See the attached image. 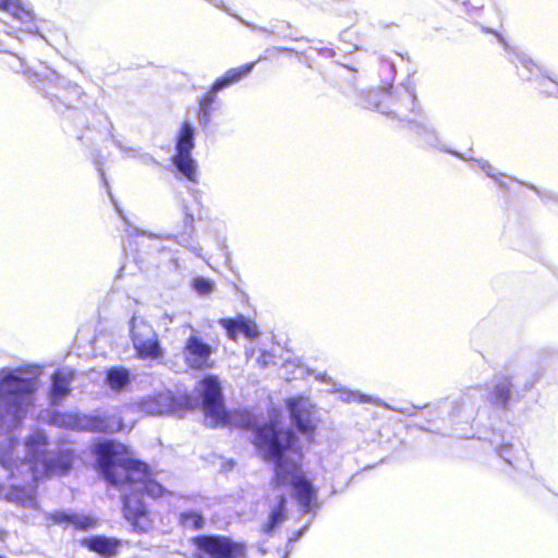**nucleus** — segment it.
Instances as JSON below:
<instances>
[{
    "label": "nucleus",
    "instance_id": "18",
    "mask_svg": "<svg viewBox=\"0 0 558 558\" xmlns=\"http://www.w3.org/2000/svg\"><path fill=\"white\" fill-rule=\"evenodd\" d=\"M107 384L112 390H122L130 384V373L123 367L110 368L107 373Z\"/></svg>",
    "mask_w": 558,
    "mask_h": 558
},
{
    "label": "nucleus",
    "instance_id": "7",
    "mask_svg": "<svg viewBox=\"0 0 558 558\" xmlns=\"http://www.w3.org/2000/svg\"><path fill=\"white\" fill-rule=\"evenodd\" d=\"M194 135L195 128L190 122H183L177 134L173 163L182 175L196 183L198 181V168L195 159L191 156L194 148Z\"/></svg>",
    "mask_w": 558,
    "mask_h": 558
},
{
    "label": "nucleus",
    "instance_id": "12",
    "mask_svg": "<svg viewBox=\"0 0 558 558\" xmlns=\"http://www.w3.org/2000/svg\"><path fill=\"white\" fill-rule=\"evenodd\" d=\"M0 8L20 24V31L28 34L38 31L32 10L22 0H0Z\"/></svg>",
    "mask_w": 558,
    "mask_h": 558
},
{
    "label": "nucleus",
    "instance_id": "9",
    "mask_svg": "<svg viewBox=\"0 0 558 558\" xmlns=\"http://www.w3.org/2000/svg\"><path fill=\"white\" fill-rule=\"evenodd\" d=\"M193 542L198 550L210 558H245L246 555L244 544L225 536H199Z\"/></svg>",
    "mask_w": 558,
    "mask_h": 558
},
{
    "label": "nucleus",
    "instance_id": "23",
    "mask_svg": "<svg viewBox=\"0 0 558 558\" xmlns=\"http://www.w3.org/2000/svg\"><path fill=\"white\" fill-rule=\"evenodd\" d=\"M522 65L524 69H526L531 74H535L536 72H539V66L531 59H523Z\"/></svg>",
    "mask_w": 558,
    "mask_h": 558
},
{
    "label": "nucleus",
    "instance_id": "3",
    "mask_svg": "<svg viewBox=\"0 0 558 558\" xmlns=\"http://www.w3.org/2000/svg\"><path fill=\"white\" fill-rule=\"evenodd\" d=\"M254 444L266 460L275 462V483L278 489L291 492L300 505L310 507L315 492L301 468V447L290 430L282 428L276 412L267 423L255 426Z\"/></svg>",
    "mask_w": 558,
    "mask_h": 558
},
{
    "label": "nucleus",
    "instance_id": "20",
    "mask_svg": "<svg viewBox=\"0 0 558 558\" xmlns=\"http://www.w3.org/2000/svg\"><path fill=\"white\" fill-rule=\"evenodd\" d=\"M511 384L507 378L497 381L492 391L489 392V399L496 404H506L510 398Z\"/></svg>",
    "mask_w": 558,
    "mask_h": 558
},
{
    "label": "nucleus",
    "instance_id": "8",
    "mask_svg": "<svg viewBox=\"0 0 558 558\" xmlns=\"http://www.w3.org/2000/svg\"><path fill=\"white\" fill-rule=\"evenodd\" d=\"M133 347L141 359L157 360L163 355L157 333L142 317L133 316L130 323Z\"/></svg>",
    "mask_w": 558,
    "mask_h": 558
},
{
    "label": "nucleus",
    "instance_id": "10",
    "mask_svg": "<svg viewBox=\"0 0 558 558\" xmlns=\"http://www.w3.org/2000/svg\"><path fill=\"white\" fill-rule=\"evenodd\" d=\"M287 404L299 429L311 438L317 422L311 401L304 397H293Z\"/></svg>",
    "mask_w": 558,
    "mask_h": 558
},
{
    "label": "nucleus",
    "instance_id": "16",
    "mask_svg": "<svg viewBox=\"0 0 558 558\" xmlns=\"http://www.w3.org/2000/svg\"><path fill=\"white\" fill-rule=\"evenodd\" d=\"M253 66H254V63H247V64L241 65L239 68L231 69V70L227 71L222 77L218 78L214 83L211 90L214 93H217V92L221 90L222 88H225L233 83L239 82L241 78L246 76L252 71Z\"/></svg>",
    "mask_w": 558,
    "mask_h": 558
},
{
    "label": "nucleus",
    "instance_id": "2",
    "mask_svg": "<svg viewBox=\"0 0 558 558\" xmlns=\"http://www.w3.org/2000/svg\"><path fill=\"white\" fill-rule=\"evenodd\" d=\"M97 464L107 482L113 485L128 484L130 493L124 496V514L134 529L146 532L151 527V520L137 494L146 490L157 498L162 496V486L153 478L146 464L135 461L128 448L119 442L104 441L95 446Z\"/></svg>",
    "mask_w": 558,
    "mask_h": 558
},
{
    "label": "nucleus",
    "instance_id": "15",
    "mask_svg": "<svg viewBox=\"0 0 558 558\" xmlns=\"http://www.w3.org/2000/svg\"><path fill=\"white\" fill-rule=\"evenodd\" d=\"M72 378L73 371L69 368H62L53 375L51 389V400L53 403H57L68 395Z\"/></svg>",
    "mask_w": 558,
    "mask_h": 558
},
{
    "label": "nucleus",
    "instance_id": "6",
    "mask_svg": "<svg viewBox=\"0 0 558 558\" xmlns=\"http://www.w3.org/2000/svg\"><path fill=\"white\" fill-rule=\"evenodd\" d=\"M50 423L58 427L114 433L124 429L116 415H80L77 413H54Z\"/></svg>",
    "mask_w": 558,
    "mask_h": 558
},
{
    "label": "nucleus",
    "instance_id": "17",
    "mask_svg": "<svg viewBox=\"0 0 558 558\" xmlns=\"http://www.w3.org/2000/svg\"><path fill=\"white\" fill-rule=\"evenodd\" d=\"M86 544L92 550L107 557L114 555L119 546L116 539L100 536L87 539Z\"/></svg>",
    "mask_w": 558,
    "mask_h": 558
},
{
    "label": "nucleus",
    "instance_id": "22",
    "mask_svg": "<svg viewBox=\"0 0 558 558\" xmlns=\"http://www.w3.org/2000/svg\"><path fill=\"white\" fill-rule=\"evenodd\" d=\"M194 289L201 294H208L213 291V282L206 278H196L193 281Z\"/></svg>",
    "mask_w": 558,
    "mask_h": 558
},
{
    "label": "nucleus",
    "instance_id": "27",
    "mask_svg": "<svg viewBox=\"0 0 558 558\" xmlns=\"http://www.w3.org/2000/svg\"><path fill=\"white\" fill-rule=\"evenodd\" d=\"M277 497L280 499L279 500V508H281L283 506V502H284V498L282 496V493H278Z\"/></svg>",
    "mask_w": 558,
    "mask_h": 558
},
{
    "label": "nucleus",
    "instance_id": "13",
    "mask_svg": "<svg viewBox=\"0 0 558 558\" xmlns=\"http://www.w3.org/2000/svg\"><path fill=\"white\" fill-rule=\"evenodd\" d=\"M137 407L140 411L149 415H160L178 412L175 401L169 391L160 392L157 396L144 399L138 403Z\"/></svg>",
    "mask_w": 558,
    "mask_h": 558
},
{
    "label": "nucleus",
    "instance_id": "1",
    "mask_svg": "<svg viewBox=\"0 0 558 558\" xmlns=\"http://www.w3.org/2000/svg\"><path fill=\"white\" fill-rule=\"evenodd\" d=\"M46 454L47 439L40 430L34 432L23 445L9 441L0 452V463L10 472V484L0 485V499L36 507L33 484L46 475L63 474L72 465L69 450L61 452L56 462L47 461Z\"/></svg>",
    "mask_w": 558,
    "mask_h": 558
},
{
    "label": "nucleus",
    "instance_id": "21",
    "mask_svg": "<svg viewBox=\"0 0 558 558\" xmlns=\"http://www.w3.org/2000/svg\"><path fill=\"white\" fill-rule=\"evenodd\" d=\"M181 522L185 527L199 529L204 524V519L196 512H186L181 514Z\"/></svg>",
    "mask_w": 558,
    "mask_h": 558
},
{
    "label": "nucleus",
    "instance_id": "14",
    "mask_svg": "<svg viewBox=\"0 0 558 558\" xmlns=\"http://www.w3.org/2000/svg\"><path fill=\"white\" fill-rule=\"evenodd\" d=\"M220 324L227 330L228 337L232 340H235L240 335L248 339H254L259 333L258 326L254 322L243 317L238 319H222Z\"/></svg>",
    "mask_w": 558,
    "mask_h": 558
},
{
    "label": "nucleus",
    "instance_id": "4",
    "mask_svg": "<svg viewBox=\"0 0 558 558\" xmlns=\"http://www.w3.org/2000/svg\"><path fill=\"white\" fill-rule=\"evenodd\" d=\"M40 367L17 368L0 379V423L14 427L31 412L39 388Z\"/></svg>",
    "mask_w": 558,
    "mask_h": 558
},
{
    "label": "nucleus",
    "instance_id": "5",
    "mask_svg": "<svg viewBox=\"0 0 558 558\" xmlns=\"http://www.w3.org/2000/svg\"><path fill=\"white\" fill-rule=\"evenodd\" d=\"M203 399L205 421L210 426H248L251 417L246 413L227 412L222 403L221 385L218 377L208 375L197 386Z\"/></svg>",
    "mask_w": 558,
    "mask_h": 558
},
{
    "label": "nucleus",
    "instance_id": "11",
    "mask_svg": "<svg viewBox=\"0 0 558 558\" xmlns=\"http://www.w3.org/2000/svg\"><path fill=\"white\" fill-rule=\"evenodd\" d=\"M184 360L194 369L211 366V348L195 336H191L185 343Z\"/></svg>",
    "mask_w": 558,
    "mask_h": 558
},
{
    "label": "nucleus",
    "instance_id": "25",
    "mask_svg": "<svg viewBox=\"0 0 558 558\" xmlns=\"http://www.w3.org/2000/svg\"><path fill=\"white\" fill-rule=\"evenodd\" d=\"M257 362L263 366H267L270 363H272V356L268 354H263L260 357L257 359Z\"/></svg>",
    "mask_w": 558,
    "mask_h": 558
},
{
    "label": "nucleus",
    "instance_id": "24",
    "mask_svg": "<svg viewBox=\"0 0 558 558\" xmlns=\"http://www.w3.org/2000/svg\"><path fill=\"white\" fill-rule=\"evenodd\" d=\"M478 165L483 171H485L489 177L495 178L497 180L496 174L493 172V167L484 160H478Z\"/></svg>",
    "mask_w": 558,
    "mask_h": 558
},
{
    "label": "nucleus",
    "instance_id": "26",
    "mask_svg": "<svg viewBox=\"0 0 558 558\" xmlns=\"http://www.w3.org/2000/svg\"><path fill=\"white\" fill-rule=\"evenodd\" d=\"M270 520L272 522V526L279 523L282 520L281 512L279 510H275L271 512Z\"/></svg>",
    "mask_w": 558,
    "mask_h": 558
},
{
    "label": "nucleus",
    "instance_id": "19",
    "mask_svg": "<svg viewBox=\"0 0 558 558\" xmlns=\"http://www.w3.org/2000/svg\"><path fill=\"white\" fill-rule=\"evenodd\" d=\"M53 520L56 522H66L68 524L82 530H86L95 525V520L93 518L83 514L58 513L53 515Z\"/></svg>",
    "mask_w": 558,
    "mask_h": 558
}]
</instances>
